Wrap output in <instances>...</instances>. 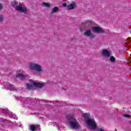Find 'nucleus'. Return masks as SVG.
<instances>
[{
    "label": "nucleus",
    "mask_w": 131,
    "mask_h": 131,
    "mask_svg": "<svg viewBox=\"0 0 131 131\" xmlns=\"http://www.w3.org/2000/svg\"><path fill=\"white\" fill-rule=\"evenodd\" d=\"M83 117H84L86 120V123L88 125L91 127L92 129H97V124L96 121L94 119H90L91 115L90 114H83L82 115Z\"/></svg>",
    "instance_id": "1"
},
{
    "label": "nucleus",
    "mask_w": 131,
    "mask_h": 131,
    "mask_svg": "<svg viewBox=\"0 0 131 131\" xmlns=\"http://www.w3.org/2000/svg\"><path fill=\"white\" fill-rule=\"evenodd\" d=\"M69 117L70 120H71L69 122V125H70L72 128H79L80 126L76 121V119L74 117V115H69Z\"/></svg>",
    "instance_id": "2"
},
{
    "label": "nucleus",
    "mask_w": 131,
    "mask_h": 131,
    "mask_svg": "<svg viewBox=\"0 0 131 131\" xmlns=\"http://www.w3.org/2000/svg\"><path fill=\"white\" fill-rule=\"evenodd\" d=\"M30 69L31 70H33L34 71V70H36L37 72H41L42 71V67L36 63H31L29 64Z\"/></svg>",
    "instance_id": "3"
},
{
    "label": "nucleus",
    "mask_w": 131,
    "mask_h": 131,
    "mask_svg": "<svg viewBox=\"0 0 131 131\" xmlns=\"http://www.w3.org/2000/svg\"><path fill=\"white\" fill-rule=\"evenodd\" d=\"M15 10H16V11H19L20 12H27V8H26V6L22 5L21 3H20L18 5L16 6Z\"/></svg>",
    "instance_id": "4"
},
{
    "label": "nucleus",
    "mask_w": 131,
    "mask_h": 131,
    "mask_svg": "<svg viewBox=\"0 0 131 131\" xmlns=\"http://www.w3.org/2000/svg\"><path fill=\"white\" fill-rule=\"evenodd\" d=\"M93 32L96 33H104V30L102 29V28H100L99 27H94L92 28Z\"/></svg>",
    "instance_id": "5"
},
{
    "label": "nucleus",
    "mask_w": 131,
    "mask_h": 131,
    "mask_svg": "<svg viewBox=\"0 0 131 131\" xmlns=\"http://www.w3.org/2000/svg\"><path fill=\"white\" fill-rule=\"evenodd\" d=\"M84 35H85V36H89L91 39L95 38V34L92 33V32H91V30H86L85 32Z\"/></svg>",
    "instance_id": "6"
},
{
    "label": "nucleus",
    "mask_w": 131,
    "mask_h": 131,
    "mask_svg": "<svg viewBox=\"0 0 131 131\" xmlns=\"http://www.w3.org/2000/svg\"><path fill=\"white\" fill-rule=\"evenodd\" d=\"M102 56H104V57H105L106 58H109L111 55L110 52L107 50H104L102 52Z\"/></svg>",
    "instance_id": "7"
},
{
    "label": "nucleus",
    "mask_w": 131,
    "mask_h": 131,
    "mask_svg": "<svg viewBox=\"0 0 131 131\" xmlns=\"http://www.w3.org/2000/svg\"><path fill=\"white\" fill-rule=\"evenodd\" d=\"M30 81H32L33 84L36 88H41L42 86H43V83H42L35 82L33 80H30Z\"/></svg>",
    "instance_id": "8"
},
{
    "label": "nucleus",
    "mask_w": 131,
    "mask_h": 131,
    "mask_svg": "<svg viewBox=\"0 0 131 131\" xmlns=\"http://www.w3.org/2000/svg\"><path fill=\"white\" fill-rule=\"evenodd\" d=\"M27 75H23L22 74H16V77L19 78V79H24L25 77H27Z\"/></svg>",
    "instance_id": "9"
},
{
    "label": "nucleus",
    "mask_w": 131,
    "mask_h": 131,
    "mask_svg": "<svg viewBox=\"0 0 131 131\" xmlns=\"http://www.w3.org/2000/svg\"><path fill=\"white\" fill-rule=\"evenodd\" d=\"M75 3L71 4L67 6L68 10H73L75 8Z\"/></svg>",
    "instance_id": "10"
},
{
    "label": "nucleus",
    "mask_w": 131,
    "mask_h": 131,
    "mask_svg": "<svg viewBox=\"0 0 131 131\" xmlns=\"http://www.w3.org/2000/svg\"><path fill=\"white\" fill-rule=\"evenodd\" d=\"M38 126H39L38 125H31L30 126V130L31 131H35L36 130V128H37Z\"/></svg>",
    "instance_id": "11"
},
{
    "label": "nucleus",
    "mask_w": 131,
    "mask_h": 131,
    "mask_svg": "<svg viewBox=\"0 0 131 131\" xmlns=\"http://www.w3.org/2000/svg\"><path fill=\"white\" fill-rule=\"evenodd\" d=\"M30 82H32V84H27V88L29 91H31V90L33 88V86L34 85L33 84V82L32 81H30Z\"/></svg>",
    "instance_id": "12"
},
{
    "label": "nucleus",
    "mask_w": 131,
    "mask_h": 131,
    "mask_svg": "<svg viewBox=\"0 0 131 131\" xmlns=\"http://www.w3.org/2000/svg\"><path fill=\"white\" fill-rule=\"evenodd\" d=\"M58 10H59V8L58 7L55 6L54 8L51 10L50 14H54V13H56Z\"/></svg>",
    "instance_id": "13"
},
{
    "label": "nucleus",
    "mask_w": 131,
    "mask_h": 131,
    "mask_svg": "<svg viewBox=\"0 0 131 131\" xmlns=\"http://www.w3.org/2000/svg\"><path fill=\"white\" fill-rule=\"evenodd\" d=\"M43 7H45L46 8H50L51 7V4L47 3V2H43L42 4Z\"/></svg>",
    "instance_id": "14"
},
{
    "label": "nucleus",
    "mask_w": 131,
    "mask_h": 131,
    "mask_svg": "<svg viewBox=\"0 0 131 131\" xmlns=\"http://www.w3.org/2000/svg\"><path fill=\"white\" fill-rule=\"evenodd\" d=\"M110 60L111 61V63H114V62L116 61V59H115V57H114V56H111V57L110 58Z\"/></svg>",
    "instance_id": "15"
},
{
    "label": "nucleus",
    "mask_w": 131,
    "mask_h": 131,
    "mask_svg": "<svg viewBox=\"0 0 131 131\" xmlns=\"http://www.w3.org/2000/svg\"><path fill=\"white\" fill-rule=\"evenodd\" d=\"M4 21V17L2 15H0V22L2 23Z\"/></svg>",
    "instance_id": "16"
},
{
    "label": "nucleus",
    "mask_w": 131,
    "mask_h": 131,
    "mask_svg": "<svg viewBox=\"0 0 131 131\" xmlns=\"http://www.w3.org/2000/svg\"><path fill=\"white\" fill-rule=\"evenodd\" d=\"M17 4H18V2H17V1H14L12 6L14 7V6H16V5H17Z\"/></svg>",
    "instance_id": "17"
},
{
    "label": "nucleus",
    "mask_w": 131,
    "mask_h": 131,
    "mask_svg": "<svg viewBox=\"0 0 131 131\" xmlns=\"http://www.w3.org/2000/svg\"><path fill=\"white\" fill-rule=\"evenodd\" d=\"M124 116L125 117H127V118H129V117H130V115H127V114L124 115Z\"/></svg>",
    "instance_id": "18"
},
{
    "label": "nucleus",
    "mask_w": 131,
    "mask_h": 131,
    "mask_svg": "<svg viewBox=\"0 0 131 131\" xmlns=\"http://www.w3.org/2000/svg\"><path fill=\"white\" fill-rule=\"evenodd\" d=\"M62 7H63L64 8L67 7V4L66 3H63L62 4Z\"/></svg>",
    "instance_id": "19"
},
{
    "label": "nucleus",
    "mask_w": 131,
    "mask_h": 131,
    "mask_svg": "<svg viewBox=\"0 0 131 131\" xmlns=\"http://www.w3.org/2000/svg\"><path fill=\"white\" fill-rule=\"evenodd\" d=\"M0 10H3V5L0 4Z\"/></svg>",
    "instance_id": "20"
},
{
    "label": "nucleus",
    "mask_w": 131,
    "mask_h": 131,
    "mask_svg": "<svg viewBox=\"0 0 131 131\" xmlns=\"http://www.w3.org/2000/svg\"><path fill=\"white\" fill-rule=\"evenodd\" d=\"M108 99L109 100H112V97H109Z\"/></svg>",
    "instance_id": "21"
}]
</instances>
